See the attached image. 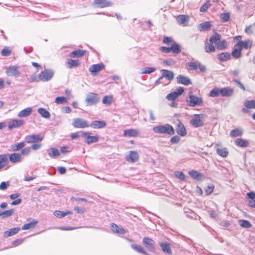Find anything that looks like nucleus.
<instances>
[{
    "label": "nucleus",
    "instance_id": "nucleus-38",
    "mask_svg": "<svg viewBox=\"0 0 255 255\" xmlns=\"http://www.w3.org/2000/svg\"><path fill=\"white\" fill-rule=\"evenodd\" d=\"M80 63L78 60H73L72 59H68L66 62V66L68 68H71L73 67L79 66Z\"/></svg>",
    "mask_w": 255,
    "mask_h": 255
},
{
    "label": "nucleus",
    "instance_id": "nucleus-30",
    "mask_svg": "<svg viewBox=\"0 0 255 255\" xmlns=\"http://www.w3.org/2000/svg\"><path fill=\"white\" fill-rule=\"evenodd\" d=\"M37 223L38 221L37 220H33L32 222L23 225L21 229L23 230L33 229L36 226Z\"/></svg>",
    "mask_w": 255,
    "mask_h": 255
},
{
    "label": "nucleus",
    "instance_id": "nucleus-45",
    "mask_svg": "<svg viewBox=\"0 0 255 255\" xmlns=\"http://www.w3.org/2000/svg\"><path fill=\"white\" fill-rule=\"evenodd\" d=\"M113 102V98L111 95H107L104 97L102 103L104 104L110 105Z\"/></svg>",
    "mask_w": 255,
    "mask_h": 255
},
{
    "label": "nucleus",
    "instance_id": "nucleus-17",
    "mask_svg": "<svg viewBox=\"0 0 255 255\" xmlns=\"http://www.w3.org/2000/svg\"><path fill=\"white\" fill-rule=\"evenodd\" d=\"M94 4L99 7L104 8L111 6L113 2L108 0H94Z\"/></svg>",
    "mask_w": 255,
    "mask_h": 255
},
{
    "label": "nucleus",
    "instance_id": "nucleus-11",
    "mask_svg": "<svg viewBox=\"0 0 255 255\" xmlns=\"http://www.w3.org/2000/svg\"><path fill=\"white\" fill-rule=\"evenodd\" d=\"M90 134L91 133L88 132H84L82 134V136L87 139L86 143L87 144H90L99 140V136H91Z\"/></svg>",
    "mask_w": 255,
    "mask_h": 255
},
{
    "label": "nucleus",
    "instance_id": "nucleus-22",
    "mask_svg": "<svg viewBox=\"0 0 255 255\" xmlns=\"http://www.w3.org/2000/svg\"><path fill=\"white\" fill-rule=\"evenodd\" d=\"M242 50L241 46L238 44V43H236L232 52V55L236 58H240L242 55Z\"/></svg>",
    "mask_w": 255,
    "mask_h": 255
},
{
    "label": "nucleus",
    "instance_id": "nucleus-25",
    "mask_svg": "<svg viewBox=\"0 0 255 255\" xmlns=\"http://www.w3.org/2000/svg\"><path fill=\"white\" fill-rule=\"evenodd\" d=\"M20 229L19 227L13 228L9 229V230L6 231L3 233V237L4 238H8L16 234Z\"/></svg>",
    "mask_w": 255,
    "mask_h": 255
},
{
    "label": "nucleus",
    "instance_id": "nucleus-63",
    "mask_svg": "<svg viewBox=\"0 0 255 255\" xmlns=\"http://www.w3.org/2000/svg\"><path fill=\"white\" fill-rule=\"evenodd\" d=\"M179 141H180V138L177 135H175V136H173L172 137H171V138L170 139V141L172 143H177Z\"/></svg>",
    "mask_w": 255,
    "mask_h": 255
},
{
    "label": "nucleus",
    "instance_id": "nucleus-50",
    "mask_svg": "<svg viewBox=\"0 0 255 255\" xmlns=\"http://www.w3.org/2000/svg\"><path fill=\"white\" fill-rule=\"evenodd\" d=\"M55 102L57 104H66L68 103V100L64 97H58L56 98Z\"/></svg>",
    "mask_w": 255,
    "mask_h": 255
},
{
    "label": "nucleus",
    "instance_id": "nucleus-37",
    "mask_svg": "<svg viewBox=\"0 0 255 255\" xmlns=\"http://www.w3.org/2000/svg\"><path fill=\"white\" fill-rule=\"evenodd\" d=\"M111 230L115 233L121 234H124L126 233L125 230L119 227L117 225L112 223L111 225Z\"/></svg>",
    "mask_w": 255,
    "mask_h": 255
},
{
    "label": "nucleus",
    "instance_id": "nucleus-5",
    "mask_svg": "<svg viewBox=\"0 0 255 255\" xmlns=\"http://www.w3.org/2000/svg\"><path fill=\"white\" fill-rule=\"evenodd\" d=\"M72 125L75 128H84L90 127L89 123L81 118H76L73 120Z\"/></svg>",
    "mask_w": 255,
    "mask_h": 255
},
{
    "label": "nucleus",
    "instance_id": "nucleus-29",
    "mask_svg": "<svg viewBox=\"0 0 255 255\" xmlns=\"http://www.w3.org/2000/svg\"><path fill=\"white\" fill-rule=\"evenodd\" d=\"M85 50L78 49L71 52L70 56L72 58L80 57L85 55Z\"/></svg>",
    "mask_w": 255,
    "mask_h": 255
},
{
    "label": "nucleus",
    "instance_id": "nucleus-14",
    "mask_svg": "<svg viewBox=\"0 0 255 255\" xmlns=\"http://www.w3.org/2000/svg\"><path fill=\"white\" fill-rule=\"evenodd\" d=\"M140 132L137 129H128L124 130L123 136L125 137H137L139 136Z\"/></svg>",
    "mask_w": 255,
    "mask_h": 255
},
{
    "label": "nucleus",
    "instance_id": "nucleus-53",
    "mask_svg": "<svg viewBox=\"0 0 255 255\" xmlns=\"http://www.w3.org/2000/svg\"><path fill=\"white\" fill-rule=\"evenodd\" d=\"M14 213L13 209H10L8 210L1 212L2 218H7L11 216Z\"/></svg>",
    "mask_w": 255,
    "mask_h": 255
},
{
    "label": "nucleus",
    "instance_id": "nucleus-47",
    "mask_svg": "<svg viewBox=\"0 0 255 255\" xmlns=\"http://www.w3.org/2000/svg\"><path fill=\"white\" fill-rule=\"evenodd\" d=\"M205 51L207 53L215 51L216 48L213 44L211 43H207L205 44Z\"/></svg>",
    "mask_w": 255,
    "mask_h": 255
},
{
    "label": "nucleus",
    "instance_id": "nucleus-26",
    "mask_svg": "<svg viewBox=\"0 0 255 255\" xmlns=\"http://www.w3.org/2000/svg\"><path fill=\"white\" fill-rule=\"evenodd\" d=\"M177 22L184 26H187L189 20V16L185 15H179L177 18Z\"/></svg>",
    "mask_w": 255,
    "mask_h": 255
},
{
    "label": "nucleus",
    "instance_id": "nucleus-62",
    "mask_svg": "<svg viewBox=\"0 0 255 255\" xmlns=\"http://www.w3.org/2000/svg\"><path fill=\"white\" fill-rule=\"evenodd\" d=\"M210 4L209 3L206 2L204 3L201 7H200V11L204 12H205L209 7Z\"/></svg>",
    "mask_w": 255,
    "mask_h": 255
},
{
    "label": "nucleus",
    "instance_id": "nucleus-33",
    "mask_svg": "<svg viewBox=\"0 0 255 255\" xmlns=\"http://www.w3.org/2000/svg\"><path fill=\"white\" fill-rule=\"evenodd\" d=\"M21 155L18 153H14L9 155V160L11 162L15 163L20 161Z\"/></svg>",
    "mask_w": 255,
    "mask_h": 255
},
{
    "label": "nucleus",
    "instance_id": "nucleus-48",
    "mask_svg": "<svg viewBox=\"0 0 255 255\" xmlns=\"http://www.w3.org/2000/svg\"><path fill=\"white\" fill-rule=\"evenodd\" d=\"M131 247L133 249L140 253L144 254V255H149L147 253H146L143 250V249L140 246L132 245Z\"/></svg>",
    "mask_w": 255,
    "mask_h": 255
},
{
    "label": "nucleus",
    "instance_id": "nucleus-7",
    "mask_svg": "<svg viewBox=\"0 0 255 255\" xmlns=\"http://www.w3.org/2000/svg\"><path fill=\"white\" fill-rule=\"evenodd\" d=\"M187 66V69L189 70H196L198 68L202 72H204L206 70L205 66L202 65L199 61L188 62Z\"/></svg>",
    "mask_w": 255,
    "mask_h": 255
},
{
    "label": "nucleus",
    "instance_id": "nucleus-49",
    "mask_svg": "<svg viewBox=\"0 0 255 255\" xmlns=\"http://www.w3.org/2000/svg\"><path fill=\"white\" fill-rule=\"evenodd\" d=\"M240 225L245 228H250L252 227L251 224L247 220H239Z\"/></svg>",
    "mask_w": 255,
    "mask_h": 255
},
{
    "label": "nucleus",
    "instance_id": "nucleus-56",
    "mask_svg": "<svg viewBox=\"0 0 255 255\" xmlns=\"http://www.w3.org/2000/svg\"><path fill=\"white\" fill-rule=\"evenodd\" d=\"M209 96L211 97H219L218 88H215L212 90L210 92Z\"/></svg>",
    "mask_w": 255,
    "mask_h": 255
},
{
    "label": "nucleus",
    "instance_id": "nucleus-4",
    "mask_svg": "<svg viewBox=\"0 0 255 255\" xmlns=\"http://www.w3.org/2000/svg\"><path fill=\"white\" fill-rule=\"evenodd\" d=\"M99 97L97 94L90 93L86 95L85 102L88 106L96 105L99 102Z\"/></svg>",
    "mask_w": 255,
    "mask_h": 255
},
{
    "label": "nucleus",
    "instance_id": "nucleus-41",
    "mask_svg": "<svg viewBox=\"0 0 255 255\" xmlns=\"http://www.w3.org/2000/svg\"><path fill=\"white\" fill-rule=\"evenodd\" d=\"M71 214L72 212L71 211L63 212L61 211H55L53 213L54 215L59 218L64 217L67 215Z\"/></svg>",
    "mask_w": 255,
    "mask_h": 255
},
{
    "label": "nucleus",
    "instance_id": "nucleus-31",
    "mask_svg": "<svg viewBox=\"0 0 255 255\" xmlns=\"http://www.w3.org/2000/svg\"><path fill=\"white\" fill-rule=\"evenodd\" d=\"M189 174L193 178L197 180H201L202 179L203 175L195 170H191L189 171Z\"/></svg>",
    "mask_w": 255,
    "mask_h": 255
},
{
    "label": "nucleus",
    "instance_id": "nucleus-23",
    "mask_svg": "<svg viewBox=\"0 0 255 255\" xmlns=\"http://www.w3.org/2000/svg\"><path fill=\"white\" fill-rule=\"evenodd\" d=\"M177 81L178 83L182 84L185 85L191 84V81L187 77L180 75L176 77Z\"/></svg>",
    "mask_w": 255,
    "mask_h": 255
},
{
    "label": "nucleus",
    "instance_id": "nucleus-52",
    "mask_svg": "<svg viewBox=\"0 0 255 255\" xmlns=\"http://www.w3.org/2000/svg\"><path fill=\"white\" fill-rule=\"evenodd\" d=\"M161 247L164 253L168 254H170L171 253V251L168 244L166 243H161Z\"/></svg>",
    "mask_w": 255,
    "mask_h": 255
},
{
    "label": "nucleus",
    "instance_id": "nucleus-3",
    "mask_svg": "<svg viewBox=\"0 0 255 255\" xmlns=\"http://www.w3.org/2000/svg\"><path fill=\"white\" fill-rule=\"evenodd\" d=\"M54 72L51 69H45L38 75V79L42 82L50 81L53 77Z\"/></svg>",
    "mask_w": 255,
    "mask_h": 255
},
{
    "label": "nucleus",
    "instance_id": "nucleus-28",
    "mask_svg": "<svg viewBox=\"0 0 255 255\" xmlns=\"http://www.w3.org/2000/svg\"><path fill=\"white\" fill-rule=\"evenodd\" d=\"M218 59L221 62H225L231 58V55L229 52H223L217 55Z\"/></svg>",
    "mask_w": 255,
    "mask_h": 255
},
{
    "label": "nucleus",
    "instance_id": "nucleus-44",
    "mask_svg": "<svg viewBox=\"0 0 255 255\" xmlns=\"http://www.w3.org/2000/svg\"><path fill=\"white\" fill-rule=\"evenodd\" d=\"M217 48L220 50H224L227 48L228 45L225 40H220L217 43Z\"/></svg>",
    "mask_w": 255,
    "mask_h": 255
},
{
    "label": "nucleus",
    "instance_id": "nucleus-12",
    "mask_svg": "<svg viewBox=\"0 0 255 255\" xmlns=\"http://www.w3.org/2000/svg\"><path fill=\"white\" fill-rule=\"evenodd\" d=\"M142 243L148 250L154 252L155 242L153 240L148 238L144 237L142 240Z\"/></svg>",
    "mask_w": 255,
    "mask_h": 255
},
{
    "label": "nucleus",
    "instance_id": "nucleus-6",
    "mask_svg": "<svg viewBox=\"0 0 255 255\" xmlns=\"http://www.w3.org/2000/svg\"><path fill=\"white\" fill-rule=\"evenodd\" d=\"M194 116L195 118L190 121L191 125L195 128L202 127L203 125V123L201 121V119L204 118L205 117V115L204 114H195Z\"/></svg>",
    "mask_w": 255,
    "mask_h": 255
},
{
    "label": "nucleus",
    "instance_id": "nucleus-59",
    "mask_svg": "<svg viewBox=\"0 0 255 255\" xmlns=\"http://www.w3.org/2000/svg\"><path fill=\"white\" fill-rule=\"evenodd\" d=\"M9 186V182H5L3 181L0 184V190H5Z\"/></svg>",
    "mask_w": 255,
    "mask_h": 255
},
{
    "label": "nucleus",
    "instance_id": "nucleus-1",
    "mask_svg": "<svg viewBox=\"0 0 255 255\" xmlns=\"http://www.w3.org/2000/svg\"><path fill=\"white\" fill-rule=\"evenodd\" d=\"M152 130L155 133L159 134L173 135L175 133L172 126L167 124L155 126L152 128Z\"/></svg>",
    "mask_w": 255,
    "mask_h": 255
},
{
    "label": "nucleus",
    "instance_id": "nucleus-36",
    "mask_svg": "<svg viewBox=\"0 0 255 255\" xmlns=\"http://www.w3.org/2000/svg\"><path fill=\"white\" fill-rule=\"evenodd\" d=\"M7 163V156L5 154L0 155V169L6 166Z\"/></svg>",
    "mask_w": 255,
    "mask_h": 255
},
{
    "label": "nucleus",
    "instance_id": "nucleus-54",
    "mask_svg": "<svg viewBox=\"0 0 255 255\" xmlns=\"http://www.w3.org/2000/svg\"><path fill=\"white\" fill-rule=\"evenodd\" d=\"M221 36L220 35L218 34H216L215 36H212L210 38V42L212 44H216L217 45V43L220 40Z\"/></svg>",
    "mask_w": 255,
    "mask_h": 255
},
{
    "label": "nucleus",
    "instance_id": "nucleus-20",
    "mask_svg": "<svg viewBox=\"0 0 255 255\" xmlns=\"http://www.w3.org/2000/svg\"><path fill=\"white\" fill-rule=\"evenodd\" d=\"M176 132L181 136H184L186 135V129L182 123L179 121L176 129Z\"/></svg>",
    "mask_w": 255,
    "mask_h": 255
},
{
    "label": "nucleus",
    "instance_id": "nucleus-9",
    "mask_svg": "<svg viewBox=\"0 0 255 255\" xmlns=\"http://www.w3.org/2000/svg\"><path fill=\"white\" fill-rule=\"evenodd\" d=\"M217 153L222 157H226L229 153L227 147H223L221 143H217L215 145Z\"/></svg>",
    "mask_w": 255,
    "mask_h": 255
},
{
    "label": "nucleus",
    "instance_id": "nucleus-18",
    "mask_svg": "<svg viewBox=\"0 0 255 255\" xmlns=\"http://www.w3.org/2000/svg\"><path fill=\"white\" fill-rule=\"evenodd\" d=\"M43 136L39 134H33L27 135L25 137V141L27 143H33L37 141H40L42 140Z\"/></svg>",
    "mask_w": 255,
    "mask_h": 255
},
{
    "label": "nucleus",
    "instance_id": "nucleus-19",
    "mask_svg": "<svg viewBox=\"0 0 255 255\" xmlns=\"http://www.w3.org/2000/svg\"><path fill=\"white\" fill-rule=\"evenodd\" d=\"M24 124L23 120H11L8 123V128L11 129L13 128H16Z\"/></svg>",
    "mask_w": 255,
    "mask_h": 255
},
{
    "label": "nucleus",
    "instance_id": "nucleus-10",
    "mask_svg": "<svg viewBox=\"0 0 255 255\" xmlns=\"http://www.w3.org/2000/svg\"><path fill=\"white\" fill-rule=\"evenodd\" d=\"M5 73L9 76H17L20 74L19 67L15 65L10 66L6 68Z\"/></svg>",
    "mask_w": 255,
    "mask_h": 255
},
{
    "label": "nucleus",
    "instance_id": "nucleus-15",
    "mask_svg": "<svg viewBox=\"0 0 255 255\" xmlns=\"http://www.w3.org/2000/svg\"><path fill=\"white\" fill-rule=\"evenodd\" d=\"M126 159L128 161L135 162L139 159L138 153L136 151H129L128 154L126 156Z\"/></svg>",
    "mask_w": 255,
    "mask_h": 255
},
{
    "label": "nucleus",
    "instance_id": "nucleus-58",
    "mask_svg": "<svg viewBox=\"0 0 255 255\" xmlns=\"http://www.w3.org/2000/svg\"><path fill=\"white\" fill-rule=\"evenodd\" d=\"M175 175L181 180L184 181L185 180V176L183 172L176 171L175 172Z\"/></svg>",
    "mask_w": 255,
    "mask_h": 255
},
{
    "label": "nucleus",
    "instance_id": "nucleus-39",
    "mask_svg": "<svg viewBox=\"0 0 255 255\" xmlns=\"http://www.w3.org/2000/svg\"><path fill=\"white\" fill-rule=\"evenodd\" d=\"M37 112L44 118L48 119L50 117V113L44 108H39L37 110Z\"/></svg>",
    "mask_w": 255,
    "mask_h": 255
},
{
    "label": "nucleus",
    "instance_id": "nucleus-2",
    "mask_svg": "<svg viewBox=\"0 0 255 255\" xmlns=\"http://www.w3.org/2000/svg\"><path fill=\"white\" fill-rule=\"evenodd\" d=\"M186 103L191 107L201 106L203 104V100L201 97H198L194 95L192 91H190L189 96L186 99Z\"/></svg>",
    "mask_w": 255,
    "mask_h": 255
},
{
    "label": "nucleus",
    "instance_id": "nucleus-40",
    "mask_svg": "<svg viewBox=\"0 0 255 255\" xmlns=\"http://www.w3.org/2000/svg\"><path fill=\"white\" fill-rule=\"evenodd\" d=\"M47 152L49 156L54 157L58 156L60 155L59 151L58 149L55 148H50L47 150Z\"/></svg>",
    "mask_w": 255,
    "mask_h": 255
},
{
    "label": "nucleus",
    "instance_id": "nucleus-42",
    "mask_svg": "<svg viewBox=\"0 0 255 255\" xmlns=\"http://www.w3.org/2000/svg\"><path fill=\"white\" fill-rule=\"evenodd\" d=\"M24 146L25 143L24 142H21L19 143L11 145L10 146V149L12 151H17L22 148Z\"/></svg>",
    "mask_w": 255,
    "mask_h": 255
},
{
    "label": "nucleus",
    "instance_id": "nucleus-34",
    "mask_svg": "<svg viewBox=\"0 0 255 255\" xmlns=\"http://www.w3.org/2000/svg\"><path fill=\"white\" fill-rule=\"evenodd\" d=\"M211 27V22L209 21L205 22L202 23H200L198 26V29L199 31H205L208 30Z\"/></svg>",
    "mask_w": 255,
    "mask_h": 255
},
{
    "label": "nucleus",
    "instance_id": "nucleus-13",
    "mask_svg": "<svg viewBox=\"0 0 255 255\" xmlns=\"http://www.w3.org/2000/svg\"><path fill=\"white\" fill-rule=\"evenodd\" d=\"M184 92V88L182 87L179 88L177 91H174L168 94L166 96V99L169 101H173L176 99L179 96L181 95Z\"/></svg>",
    "mask_w": 255,
    "mask_h": 255
},
{
    "label": "nucleus",
    "instance_id": "nucleus-60",
    "mask_svg": "<svg viewBox=\"0 0 255 255\" xmlns=\"http://www.w3.org/2000/svg\"><path fill=\"white\" fill-rule=\"evenodd\" d=\"M214 186L212 185H209L205 190V192L207 195H210L214 191Z\"/></svg>",
    "mask_w": 255,
    "mask_h": 255
},
{
    "label": "nucleus",
    "instance_id": "nucleus-57",
    "mask_svg": "<svg viewBox=\"0 0 255 255\" xmlns=\"http://www.w3.org/2000/svg\"><path fill=\"white\" fill-rule=\"evenodd\" d=\"M230 17V13H223L220 15V18L222 19V21L224 22L228 21Z\"/></svg>",
    "mask_w": 255,
    "mask_h": 255
},
{
    "label": "nucleus",
    "instance_id": "nucleus-64",
    "mask_svg": "<svg viewBox=\"0 0 255 255\" xmlns=\"http://www.w3.org/2000/svg\"><path fill=\"white\" fill-rule=\"evenodd\" d=\"M175 61L172 59L168 60L166 59L163 61V63L167 65H173L175 64Z\"/></svg>",
    "mask_w": 255,
    "mask_h": 255
},
{
    "label": "nucleus",
    "instance_id": "nucleus-51",
    "mask_svg": "<svg viewBox=\"0 0 255 255\" xmlns=\"http://www.w3.org/2000/svg\"><path fill=\"white\" fill-rule=\"evenodd\" d=\"M244 105L249 109H255V100L247 101Z\"/></svg>",
    "mask_w": 255,
    "mask_h": 255
},
{
    "label": "nucleus",
    "instance_id": "nucleus-27",
    "mask_svg": "<svg viewBox=\"0 0 255 255\" xmlns=\"http://www.w3.org/2000/svg\"><path fill=\"white\" fill-rule=\"evenodd\" d=\"M238 44L241 46L242 49L244 48L246 49L251 48L253 45L252 40L248 39L245 41H240L238 42Z\"/></svg>",
    "mask_w": 255,
    "mask_h": 255
},
{
    "label": "nucleus",
    "instance_id": "nucleus-61",
    "mask_svg": "<svg viewBox=\"0 0 255 255\" xmlns=\"http://www.w3.org/2000/svg\"><path fill=\"white\" fill-rule=\"evenodd\" d=\"M10 50L7 48H4L1 51V54L2 56H8L10 54Z\"/></svg>",
    "mask_w": 255,
    "mask_h": 255
},
{
    "label": "nucleus",
    "instance_id": "nucleus-8",
    "mask_svg": "<svg viewBox=\"0 0 255 255\" xmlns=\"http://www.w3.org/2000/svg\"><path fill=\"white\" fill-rule=\"evenodd\" d=\"M161 72L162 73V76H161L159 78H158V80H157L156 81V84L161 83V80L163 78H166L169 81L173 79L174 74L173 72L165 69L162 70Z\"/></svg>",
    "mask_w": 255,
    "mask_h": 255
},
{
    "label": "nucleus",
    "instance_id": "nucleus-32",
    "mask_svg": "<svg viewBox=\"0 0 255 255\" xmlns=\"http://www.w3.org/2000/svg\"><path fill=\"white\" fill-rule=\"evenodd\" d=\"M235 142L236 145L242 147H246L249 144V142L247 140L242 138H237Z\"/></svg>",
    "mask_w": 255,
    "mask_h": 255
},
{
    "label": "nucleus",
    "instance_id": "nucleus-35",
    "mask_svg": "<svg viewBox=\"0 0 255 255\" xmlns=\"http://www.w3.org/2000/svg\"><path fill=\"white\" fill-rule=\"evenodd\" d=\"M234 94V89L230 87L223 88V97H231Z\"/></svg>",
    "mask_w": 255,
    "mask_h": 255
},
{
    "label": "nucleus",
    "instance_id": "nucleus-21",
    "mask_svg": "<svg viewBox=\"0 0 255 255\" xmlns=\"http://www.w3.org/2000/svg\"><path fill=\"white\" fill-rule=\"evenodd\" d=\"M33 112L32 107H28L20 111L17 116L19 118H25L30 116Z\"/></svg>",
    "mask_w": 255,
    "mask_h": 255
},
{
    "label": "nucleus",
    "instance_id": "nucleus-55",
    "mask_svg": "<svg viewBox=\"0 0 255 255\" xmlns=\"http://www.w3.org/2000/svg\"><path fill=\"white\" fill-rule=\"evenodd\" d=\"M155 69L153 67H145L141 70V74H150L155 71Z\"/></svg>",
    "mask_w": 255,
    "mask_h": 255
},
{
    "label": "nucleus",
    "instance_id": "nucleus-16",
    "mask_svg": "<svg viewBox=\"0 0 255 255\" xmlns=\"http://www.w3.org/2000/svg\"><path fill=\"white\" fill-rule=\"evenodd\" d=\"M104 68V65L102 63L94 64L90 66L89 71L92 75L95 76L97 75V73L101 71Z\"/></svg>",
    "mask_w": 255,
    "mask_h": 255
},
{
    "label": "nucleus",
    "instance_id": "nucleus-24",
    "mask_svg": "<svg viewBox=\"0 0 255 255\" xmlns=\"http://www.w3.org/2000/svg\"><path fill=\"white\" fill-rule=\"evenodd\" d=\"M106 126V123L104 121H95L90 124V127H92L94 128H102Z\"/></svg>",
    "mask_w": 255,
    "mask_h": 255
},
{
    "label": "nucleus",
    "instance_id": "nucleus-46",
    "mask_svg": "<svg viewBox=\"0 0 255 255\" xmlns=\"http://www.w3.org/2000/svg\"><path fill=\"white\" fill-rule=\"evenodd\" d=\"M170 49L171 51L174 54H178L181 51L179 45L177 43L173 44L170 47Z\"/></svg>",
    "mask_w": 255,
    "mask_h": 255
},
{
    "label": "nucleus",
    "instance_id": "nucleus-43",
    "mask_svg": "<svg viewBox=\"0 0 255 255\" xmlns=\"http://www.w3.org/2000/svg\"><path fill=\"white\" fill-rule=\"evenodd\" d=\"M243 134V130L241 128H236L230 132V135L232 137L241 136Z\"/></svg>",
    "mask_w": 255,
    "mask_h": 255
}]
</instances>
